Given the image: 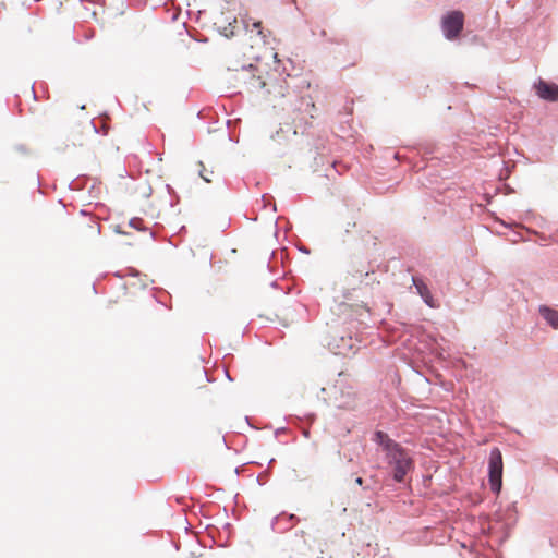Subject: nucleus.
Masks as SVG:
<instances>
[{"label":"nucleus","mask_w":558,"mask_h":558,"mask_svg":"<svg viewBox=\"0 0 558 558\" xmlns=\"http://www.w3.org/2000/svg\"><path fill=\"white\" fill-rule=\"evenodd\" d=\"M536 92L537 95L545 100L555 101L558 99V86L555 84L541 81L536 85Z\"/></svg>","instance_id":"6"},{"label":"nucleus","mask_w":558,"mask_h":558,"mask_svg":"<svg viewBox=\"0 0 558 558\" xmlns=\"http://www.w3.org/2000/svg\"><path fill=\"white\" fill-rule=\"evenodd\" d=\"M539 313L543 318L554 328L558 329V311L547 306H541Z\"/></svg>","instance_id":"8"},{"label":"nucleus","mask_w":558,"mask_h":558,"mask_svg":"<svg viewBox=\"0 0 558 558\" xmlns=\"http://www.w3.org/2000/svg\"><path fill=\"white\" fill-rule=\"evenodd\" d=\"M143 221L140 218H133L130 220V226H132L135 229H142Z\"/></svg>","instance_id":"13"},{"label":"nucleus","mask_w":558,"mask_h":558,"mask_svg":"<svg viewBox=\"0 0 558 558\" xmlns=\"http://www.w3.org/2000/svg\"><path fill=\"white\" fill-rule=\"evenodd\" d=\"M386 458L393 470L395 481L403 482L407 473L413 469V460L409 453L400 445H397L386 452Z\"/></svg>","instance_id":"1"},{"label":"nucleus","mask_w":558,"mask_h":558,"mask_svg":"<svg viewBox=\"0 0 558 558\" xmlns=\"http://www.w3.org/2000/svg\"><path fill=\"white\" fill-rule=\"evenodd\" d=\"M253 29L257 32L258 35H262V22L257 21L252 24Z\"/></svg>","instance_id":"14"},{"label":"nucleus","mask_w":558,"mask_h":558,"mask_svg":"<svg viewBox=\"0 0 558 558\" xmlns=\"http://www.w3.org/2000/svg\"><path fill=\"white\" fill-rule=\"evenodd\" d=\"M414 284H415L420 295L424 299L425 303L428 306L434 307L435 304L433 302V296H432L427 286L422 280H416V279H414Z\"/></svg>","instance_id":"9"},{"label":"nucleus","mask_w":558,"mask_h":558,"mask_svg":"<svg viewBox=\"0 0 558 558\" xmlns=\"http://www.w3.org/2000/svg\"><path fill=\"white\" fill-rule=\"evenodd\" d=\"M353 277H357L360 279V281H362L363 277H367L369 275V271L366 270H360V269H352V271L350 272Z\"/></svg>","instance_id":"11"},{"label":"nucleus","mask_w":558,"mask_h":558,"mask_svg":"<svg viewBox=\"0 0 558 558\" xmlns=\"http://www.w3.org/2000/svg\"><path fill=\"white\" fill-rule=\"evenodd\" d=\"M269 85L265 89V95L272 96L274 98H282L286 96L288 85L286 80L276 75L268 74Z\"/></svg>","instance_id":"4"},{"label":"nucleus","mask_w":558,"mask_h":558,"mask_svg":"<svg viewBox=\"0 0 558 558\" xmlns=\"http://www.w3.org/2000/svg\"><path fill=\"white\" fill-rule=\"evenodd\" d=\"M298 111L302 114L298 118L300 122H303L304 125H310L317 109L311 97H302L300 99Z\"/></svg>","instance_id":"5"},{"label":"nucleus","mask_w":558,"mask_h":558,"mask_svg":"<svg viewBox=\"0 0 558 558\" xmlns=\"http://www.w3.org/2000/svg\"><path fill=\"white\" fill-rule=\"evenodd\" d=\"M199 167H201V170H199V175L206 181V182H211V179L209 178L208 175V171L205 169V166L203 165V162H199Z\"/></svg>","instance_id":"12"},{"label":"nucleus","mask_w":558,"mask_h":558,"mask_svg":"<svg viewBox=\"0 0 558 558\" xmlns=\"http://www.w3.org/2000/svg\"><path fill=\"white\" fill-rule=\"evenodd\" d=\"M502 456L498 448H493L488 459V482L490 489L499 494L502 486Z\"/></svg>","instance_id":"2"},{"label":"nucleus","mask_w":558,"mask_h":558,"mask_svg":"<svg viewBox=\"0 0 558 558\" xmlns=\"http://www.w3.org/2000/svg\"><path fill=\"white\" fill-rule=\"evenodd\" d=\"M464 14L461 11H451L442 17L441 27L447 39H456L463 29Z\"/></svg>","instance_id":"3"},{"label":"nucleus","mask_w":558,"mask_h":558,"mask_svg":"<svg viewBox=\"0 0 558 558\" xmlns=\"http://www.w3.org/2000/svg\"><path fill=\"white\" fill-rule=\"evenodd\" d=\"M375 441L378 442L386 452L398 445L396 441L390 439L386 433L380 430L376 432Z\"/></svg>","instance_id":"10"},{"label":"nucleus","mask_w":558,"mask_h":558,"mask_svg":"<svg viewBox=\"0 0 558 558\" xmlns=\"http://www.w3.org/2000/svg\"><path fill=\"white\" fill-rule=\"evenodd\" d=\"M246 73L250 74V78L246 83L251 92L265 90L269 85L268 76L256 75L253 69L247 70Z\"/></svg>","instance_id":"7"},{"label":"nucleus","mask_w":558,"mask_h":558,"mask_svg":"<svg viewBox=\"0 0 558 558\" xmlns=\"http://www.w3.org/2000/svg\"><path fill=\"white\" fill-rule=\"evenodd\" d=\"M355 483L359 484V485H362L363 484V478L362 477H357L355 480Z\"/></svg>","instance_id":"15"}]
</instances>
